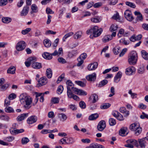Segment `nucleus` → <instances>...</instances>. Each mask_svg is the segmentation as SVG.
Segmentation results:
<instances>
[{
  "label": "nucleus",
  "instance_id": "nucleus-27",
  "mask_svg": "<svg viewBox=\"0 0 148 148\" xmlns=\"http://www.w3.org/2000/svg\"><path fill=\"white\" fill-rule=\"evenodd\" d=\"M2 21L3 23L8 24L11 22L12 19L9 17H3L2 18Z\"/></svg>",
  "mask_w": 148,
  "mask_h": 148
},
{
  "label": "nucleus",
  "instance_id": "nucleus-41",
  "mask_svg": "<svg viewBox=\"0 0 148 148\" xmlns=\"http://www.w3.org/2000/svg\"><path fill=\"white\" fill-rule=\"evenodd\" d=\"M10 119L9 117L7 115H0V119L8 121Z\"/></svg>",
  "mask_w": 148,
  "mask_h": 148
},
{
  "label": "nucleus",
  "instance_id": "nucleus-4",
  "mask_svg": "<svg viewBox=\"0 0 148 148\" xmlns=\"http://www.w3.org/2000/svg\"><path fill=\"white\" fill-rule=\"evenodd\" d=\"M138 148H145V146L148 142V138L147 137L138 139Z\"/></svg>",
  "mask_w": 148,
  "mask_h": 148
},
{
  "label": "nucleus",
  "instance_id": "nucleus-47",
  "mask_svg": "<svg viewBox=\"0 0 148 148\" xmlns=\"http://www.w3.org/2000/svg\"><path fill=\"white\" fill-rule=\"evenodd\" d=\"M119 42L121 44H123L125 45H128L130 43V41L126 40L124 38L121 39L120 40Z\"/></svg>",
  "mask_w": 148,
  "mask_h": 148
},
{
  "label": "nucleus",
  "instance_id": "nucleus-25",
  "mask_svg": "<svg viewBox=\"0 0 148 148\" xmlns=\"http://www.w3.org/2000/svg\"><path fill=\"white\" fill-rule=\"evenodd\" d=\"M90 99H92V103H95L98 100V95L95 94H93L90 97Z\"/></svg>",
  "mask_w": 148,
  "mask_h": 148
},
{
  "label": "nucleus",
  "instance_id": "nucleus-21",
  "mask_svg": "<svg viewBox=\"0 0 148 148\" xmlns=\"http://www.w3.org/2000/svg\"><path fill=\"white\" fill-rule=\"evenodd\" d=\"M42 56L44 58L47 60H50L52 58V54L47 52H44L43 53Z\"/></svg>",
  "mask_w": 148,
  "mask_h": 148
},
{
  "label": "nucleus",
  "instance_id": "nucleus-31",
  "mask_svg": "<svg viewBox=\"0 0 148 148\" xmlns=\"http://www.w3.org/2000/svg\"><path fill=\"white\" fill-rule=\"evenodd\" d=\"M45 46L47 47H49L51 45V41L49 39H45L43 42Z\"/></svg>",
  "mask_w": 148,
  "mask_h": 148
},
{
  "label": "nucleus",
  "instance_id": "nucleus-53",
  "mask_svg": "<svg viewBox=\"0 0 148 148\" xmlns=\"http://www.w3.org/2000/svg\"><path fill=\"white\" fill-rule=\"evenodd\" d=\"M67 89V95L68 97L70 98H72L73 94L71 92V89L69 88Z\"/></svg>",
  "mask_w": 148,
  "mask_h": 148
},
{
  "label": "nucleus",
  "instance_id": "nucleus-55",
  "mask_svg": "<svg viewBox=\"0 0 148 148\" xmlns=\"http://www.w3.org/2000/svg\"><path fill=\"white\" fill-rule=\"evenodd\" d=\"M142 131V128L139 127L137 128L136 130L134 131L135 134L136 136H138L140 134Z\"/></svg>",
  "mask_w": 148,
  "mask_h": 148
},
{
  "label": "nucleus",
  "instance_id": "nucleus-16",
  "mask_svg": "<svg viewBox=\"0 0 148 148\" xmlns=\"http://www.w3.org/2000/svg\"><path fill=\"white\" fill-rule=\"evenodd\" d=\"M29 9V6H24L21 12V15L22 16L26 15L28 12Z\"/></svg>",
  "mask_w": 148,
  "mask_h": 148
},
{
  "label": "nucleus",
  "instance_id": "nucleus-42",
  "mask_svg": "<svg viewBox=\"0 0 148 148\" xmlns=\"http://www.w3.org/2000/svg\"><path fill=\"white\" fill-rule=\"evenodd\" d=\"M111 106L109 103H105L101 105L100 106L101 109H105L108 108Z\"/></svg>",
  "mask_w": 148,
  "mask_h": 148
},
{
  "label": "nucleus",
  "instance_id": "nucleus-63",
  "mask_svg": "<svg viewBox=\"0 0 148 148\" xmlns=\"http://www.w3.org/2000/svg\"><path fill=\"white\" fill-rule=\"evenodd\" d=\"M66 144H72L74 142V140L73 138H66Z\"/></svg>",
  "mask_w": 148,
  "mask_h": 148
},
{
  "label": "nucleus",
  "instance_id": "nucleus-46",
  "mask_svg": "<svg viewBox=\"0 0 148 148\" xmlns=\"http://www.w3.org/2000/svg\"><path fill=\"white\" fill-rule=\"evenodd\" d=\"M91 20L93 23H97L100 22L101 21V19L99 17H97L96 18H91Z\"/></svg>",
  "mask_w": 148,
  "mask_h": 148
},
{
  "label": "nucleus",
  "instance_id": "nucleus-40",
  "mask_svg": "<svg viewBox=\"0 0 148 148\" xmlns=\"http://www.w3.org/2000/svg\"><path fill=\"white\" fill-rule=\"evenodd\" d=\"M74 33L72 32H70L65 34L63 38V41H65V40L69 37L72 36Z\"/></svg>",
  "mask_w": 148,
  "mask_h": 148
},
{
  "label": "nucleus",
  "instance_id": "nucleus-54",
  "mask_svg": "<svg viewBox=\"0 0 148 148\" xmlns=\"http://www.w3.org/2000/svg\"><path fill=\"white\" fill-rule=\"evenodd\" d=\"M64 88L63 86H58L57 90V93L58 94H61Z\"/></svg>",
  "mask_w": 148,
  "mask_h": 148
},
{
  "label": "nucleus",
  "instance_id": "nucleus-60",
  "mask_svg": "<svg viewBox=\"0 0 148 148\" xmlns=\"http://www.w3.org/2000/svg\"><path fill=\"white\" fill-rule=\"evenodd\" d=\"M10 100L8 98L6 99L4 101V106H7L10 105Z\"/></svg>",
  "mask_w": 148,
  "mask_h": 148
},
{
  "label": "nucleus",
  "instance_id": "nucleus-7",
  "mask_svg": "<svg viewBox=\"0 0 148 148\" xmlns=\"http://www.w3.org/2000/svg\"><path fill=\"white\" fill-rule=\"evenodd\" d=\"M38 83L37 86L39 87L46 84L47 83V79L45 77H42L38 80Z\"/></svg>",
  "mask_w": 148,
  "mask_h": 148
},
{
  "label": "nucleus",
  "instance_id": "nucleus-6",
  "mask_svg": "<svg viewBox=\"0 0 148 148\" xmlns=\"http://www.w3.org/2000/svg\"><path fill=\"white\" fill-rule=\"evenodd\" d=\"M75 94L81 95H86L87 93L85 91L81 89H79L73 87L71 88Z\"/></svg>",
  "mask_w": 148,
  "mask_h": 148
},
{
  "label": "nucleus",
  "instance_id": "nucleus-13",
  "mask_svg": "<svg viewBox=\"0 0 148 148\" xmlns=\"http://www.w3.org/2000/svg\"><path fill=\"white\" fill-rule=\"evenodd\" d=\"M128 129L127 127H123L122 128L119 130V134L122 136H125L128 133Z\"/></svg>",
  "mask_w": 148,
  "mask_h": 148
},
{
  "label": "nucleus",
  "instance_id": "nucleus-62",
  "mask_svg": "<svg viewBox=\"0 0 148 148\" xmlns=\"http://www.w3.org/2000/svg\"><path fill=\"white\" fill-rule=\"evenodd\" d=\"M66 137H64L60 140L59 143L60 144H66Z\"/></svg>",
  "mask_w": 148,
  "mask_h": 148
},
{
  "label": "nucleus",
  "instance_id": "nucleus-57",
  "mask_svg": "<svg viewBox=\"0 0 148 148\" xmlns=\"http://www.w3.org/2000/svg\"><path fill=\"white\" fill-rule=\"evenodd\" d=\"M16 97V95L15 94L12 93L9 95L8 98V99L11 100L15 99Z\"/></svg>",
  "mask_w": 148,
  "mask_h": 148
},
{
  "label": "nucleus",
  "instance_id": "nucleus-43",
  "mask_svg": "<svg viewBox=\"0 0 148 148\" xmlns=\"http://www.w3.org/2000/svg\"><path fill=\"white\" fill-rule=\"evenodd\" d=\"M118 27V25L116 24L112 25L110 26V30L111 32H114L117 29Z\"/></svg>",
  "mask_w": 148,
  "mask_h": 148
},
{
  "label": "nucleus",
  "instance_id": "nucleus-26",
  "mask_svg": "<svg viewBox=\"0 0 148 148\" xmlns=\"http://www.w3.org/2000/svg\"><path fill=\"white\" fill-rule=\"evenodd\" d=\"M46 75L48 78H50L51 77L52 75V72L50 68L47 69L46 71Z\"/></svg>",
  "mask_w": 148,
  "mask_h": 148
},
{
  "label": "nucleus",
  "instance_id": "nucleus-15",
  "mask_svg": "<svg viewBox=\"0 0 148 148\" xmlns=\"http://www.w3.org/2000/svg\"><path fill=\"white\" fill-rule=\"evenodd\" d=\"M35 60V57H31L27 59L28 61L25 62V66L27 67H29L31 64L32 65V64L33 63V61Z\"/></svg>",
  "mask_w": 148,
  "mask_h": 148
},
{
  "label": "nucleus",
  "instance_id": "nucleus-28",
  "mask_svg": "<svg viewBox=\"0 0 148 148\" xmlns=\"http://www.w3.org/2000/svg\"><path fill=\"white\" fill-rule=\"evenodd\" d=\"M112 39V37L110 35L105 36L103 37L102 40L104 42H106Z\"/></svg>",
  "mask_w": 148,
  "mask_h": 148
},
{
  "label": "nucleus",
  "instance_id": "nucleus-50",
  "mask_svg": "<svg viewBox=\"0 0 148 148\" xmlns=\"http://www.w3.org/2000/svg\"><path fill=\"white\" fill-rule=\"evenodd\" d=\"M77 53L76 51L72 50L69 52L68 53L69 57L70 58H72Z\"/></svg>",
  "mask_w": 148,
  "mask_h": 148
},
{
  "label": "nucleus",
  "instance_id": "nucleus-34",
  "mask_svg": "<svg viewBox=\"0 0 148 148\" xmlns=\"http://www.w3.org/2000/svg\"><path fill=\"white\" fill-rule=\"evenodd\" d=\"M5 111L8 113H14V110L13 108L10 106H6L5 109Z\"/></svg>",
  "mask_w": 148,
  "mask_h": 148
},
{
  "label": "nucleus",
  "instance_id": "nucleus-38",
  "mask_svg": "<svg viewBox=\"0 0 148 148\" xmlns=\"http://www.w3.org/2000/svg\"><path fill=\"white\" fill-rule=\"evenodd\" d=\"M120 51V48L119 47H116L113 49V51L115 55H117Z\"/></svg>",
  "mask_w": 148,
  "mask_h": 148
},
{
  "label": "nucleus",
  "instance_id": "nucleus-56",
  "mask_svg": "<svg viewBox=\"0 0 148 148\" xmlns=\"http://www.w3.org/2000/svg\"><path fill=\"white\" fill-rule=\"evenodd\" d=\"M31 29L29 28H27L25 29L22 30L21 32V33L23 35H25L28 33L31 30Z\"/></svg>",
  "mask_w": 148,
  "mask_h": 148
},
{
  "label": "nucleus",
  "instance_id": "nucleus-32",
  "mask_svg": "<svg viewBox=\"0 0 148 148\" xmlns=\"http://www.w3.org/2000/svg\"><path fill=\"white\" fill-rule=\"evenodd\" d=\"M58 116L60 119L63 121L66 120L67 118L66 116L64 114H58Z\"/></svg>",
  "mask_w": 148,
  "mask_h": 148
},
{
  "label": "nucleus",
  "instance_id": "nucleus-18",
  "mask_svg": "<svg viewBox=\"0 0 148 148\" xmlns=\"http://www.w3.org/2000/svg\"><path fill=\"white\" fill-rule=\"evenodd\" d=\"M135 15L137 16L136 18V21H142L143 19V18L142 14L140 12L135 11L134 12Z\"/></svg>",
  "mask_w": 148,
  "mask_h": 148
},
{
  "label": "nucleus",
  "instance_id": "nucleus-24",
  "mask_svg": "<svg viewBox=\"0 0 148 148\" xmlns=\"http://www.w3.org/2000/svg\"><path fill=\"white\" fill-rule=\"evenodd\" d=\"M139 125L136 123H134L131 125L130 127V129L132 131L136 130L137 128L139 127Z\"/></svg>",
  "mask_w": 148,
  "mask_h": 148
},
{
  "label": "nucleus",
  "instance_id": "nucleus-64",
  "mask_svg": "<svg viewBox=\"0 0 148 148\" xmlns=\"http://www.w3.org/2000/svg\"><path fill=\"white\" fill-rule=\"evenodd\" d=\"M7 0H1L0 1V6H4L7 3Z\"/></svg>",
  "mask_w": 148,
  "mask_h": 148
},
{
  "label": "nucleus",
  "instance_id": "nucleus-5",
  "mask_svg": "<svg viewBox=\"0 0 148 148\" xmlns=\"http://www.w3.org/2000/svg\"><path fill=\"white\" fill-rule=\"evenodd\" d=\"M26 46L25 42L23 41L18 42L16 46V49L18 51H21L24 49Z\"/></svg>",
  "mask_w": 148,
  "mask_h": 148
},
{
  "label": "nucleus",
  "instance_id": "nucleus-61",
  "mask_svg": "<svg viewBox=\"0 0 148 148\" xmlns=\"http://www.w3.org/2000/svg\"><path fill=\"white\" fill-rule=\"evenodd\" d=\"M14 139L15 138L14 137L12 136H10L5 138V140L11 142L14 140Z\"/></svg>",
  "mask_w": 148,
  "mask_h": 148
},
{
  "label": "nucleus",
  "instance_id": "nucleus-9",
  "mask_svg": "<svg viewBox=\"0 0 148 148\" xmlns=\"http://www.w3.org/2000/svg\"><path fill=\"white\" fill-rule=\"evenodd\" d=\"M96 73H93L86 76V78L88 81L94 82L96 80Z\"/></svg>",
  "mask_w": 148,
  "mask_h": 148
},
{
  "label": "nucleus",
  "instance_id": "nucleus-10",
  "mask_svg": "<svg viewBox=\"0 0 148 148\" xmlns=\"http://www.w3.org/2000/svg\"><path fill=\"white\" fill-rule=\"evenodd\" d=\"M37 59L35 57V60L33 61V63L32 64V67L34 69H39L42 68V64L40 63L36 62Z\"/></svg>",
  "mask_w": 148,
  "mask_h": 148
},
{
  "label": "nucleus",
  "instance_id": "nucleus-58",
  "mask_svg": "<svg viewBox=\"0 0 148 148\" xmlns=\"http://www.w3.org/2000/svg\"><path fill=\"white\" fill-rule=\"evenodd\" d=\"M80 107L82 109H84L86 107V105L85 103L82 101H81L79 104Z\"/></svg>",
  "mask_w": 148,
  "mask_h": 148
},
{
  "label": "nucleus",
  "instance_id": "nucleus-35",
  "mask_svg": "<svg viewBox=\"0 0 148 148\" xmlns=\"http://www.w3.org/2000/svg\"><path fill=\"white\" fill-rule=\"evenodd\" d=\"M67 85V89L69 88L70 89H71L72 87H73L74 85L72 82L70 80H68L66 82Z\"/></svg>",
  "mask_w": 148,
  "mask_h": 148
},
{
  "label": "nucleus",
  "instance_id": "nucleus-30",
  "mask_svg": "<svg viewBox=\"0 0 148 148\" xmlns=\"http://www.w3.org/2000/svg\"><path fill=\"white\" fill-rule=\"evenodd\" d=\"M121 72L120 71L118 72L114 77V82H119L120 80H117V79L119 78H120L121 77Z\"/></svg>",
  "mask_w": 148,
  "mask_h": 148
},
{
  "label": "nucleus",
  "instance_id": "nucleus-52",
  "mask_svg": "<svg viewBox=\"0 0 148 148\" xmlns=\"http://www.w3.org/2000/svg\"><path fill=\"white\" fill-rule=\"evenodd\" d=\"M125 4L133 8H135L136 7V5L134 3L129 1L126 2Z\"/></svg>",
  "mask_w": 148,
  "mask_h": 148
},
{
  "label": "nucleus",
  "instance_id": "nucleus-19",
  "mask_svg": "<svg viewBox=\"0 0 148 148\" xmlns=\"http://www.w3.org/2000/svg\"><path fill=\"white\" fill-rule=\"evenodd\" d=\"M145 72L144 66L143 65H139L137 70V73L139 74H143L145 73Z\"/></svg>",
  "mask_w": 148,
  "mask_h": 148
},
{
  "label": "nucleus",
  "instance_id": "nucleus-1",
  "mask_svg": "<svg viewBox=\"0 0 148 148\" xmlns=\"http://www.w3.org/2000/svg\"><path fill=\"white\" fill-rule=\"evenodd\" d=\"M20 101L21 103H25L24 107L26 109H28L31 107L30 105L32 103V99L30 96H25L23 94H22L20 96Z\"/></svg>",
  "mask_w": 148,
  "mask_h": 148
},
{
  "label": "nucleus",
  "instance_id": "nucleus-39",
  "mask_svg": "<svg viewBox=\"0 0 148 148\" xmlns=\"http://www.w3.org/2000/svg\"><path fill=\"white\" fill-rule=\"evenodd\" d=\"M29 141V138L26 137H24L22 138L21 140V143L23 145L26 144Z\"/></svg>",
  "mask_w": 148,
  "mask_h": 148
},
{
  "label": "nucleus",
  "instance_id": "nucleus-33",
  "mask_svg": "<svg viewBox=\"0 0 148 148\" xmlns=\"http://www.w3.org/2000/svg\"><path fill=\"white\" fill-rule=\"evenodd\" d=\"M127 141L128 143H130L131 144L133 145H135L137 147H138V144L137 141L135 139H130L128 140Z\"/></svg>",
  "mask_w": 148,
  "mask_h": 148
},
{
  "label": "nucleus",
  "instance_id": "nucleus-51",
  "mask_svg": "<svg viewBox=\"0 0 148 148\" xmlns=\"http://www.w3.org/2000/svg\"><path fill=\"white\" fill-rule=\"evenodd\" d=\"M51 101L54 104L58 103L59 102V99L58 97H53L51 98Z\"/></svg>",
  "mask_w": 148,
  "mask_h": 148
},
{
  "label": "nucleus",
  "instance_id": "nucleus-17",
  "mask_svg": "<svg viewBox=\"0 0 148 148\" xmlns=\"http://www.w3.org/2000/svg\"><path fill=\"white\" fill-rule=\"evenodd\" d=\"M98 65V63L97 62H95L92 64L88 65V69L89 71L94 70L97 67Z\"/></svg>",
  "mask_w": 148,
  "mask_h": 148
},
{
  "label": "nucleus",
  "instance_id": "nucleus-20",
  "mask_svg": "<svg viewBox=\"0 0 148 148\" xmlns=\"http://www.w3.org/2000/svg\"><path fill=\"white\" fill-rule=\"evenodd\" d=\"M28 113H24L21 114L17 117L16 118L17 121H21L23 120L28 116Z\"/></svg>",
  "mask_w": 148,
  "mask_h": 148
},
{
  "label": "nucleus",
  "instance_id": "nucleus-59",
  "mask_svg": "<svg viewBox=\"0 0 148 148\" xmlns=\"http://www.w3.org/2000/svg\"><path fill=\"white\" fill-rule=\"evenodd\" d=\"M87 57V54L85 53L81 54L79 58V59H82L84 60Z\"/></svg>",
  "mask_w": 148,
  "mask_h": 148
},
{
  "label": "nucleus",
  "instance_id": "nucleus-45",
  "mask_svg": "<svg viewBox=\"0 0 148 148\" xmlns=\"http://www.w3.org/2000/svg\"><path fill=\"white\" fill-rule=\"evenodd\" d=\"M92 147L94 148H105L103 146L96 143H92Z\"/></svg>",
  "mask_w": 148,
  "mask_h": 148
},
{
  "label": "nucleus",
  "instance_id": "nucleus-29",
  "mask_svg": "<svg viewBox=\"0 0 148 148\" xmlns=\"http://www.w3.org/2000/svg\"><path fill=\"white\" fill-rule=\"evenodd\" d=\"M15 68L14 66H12L10 67L7 70V73H8L14 74L15 73Z\"/></svg>",
  "mask_w": 148,
  "mask_h": 148
},
{
  "label": "nucleus",
  "instance_id": "nucleus-49",
  "mask_svg": "<svg viewBox=\"0 0 148 148\" xmlns=\"http://www.w3.org/2000/svg\"><path fill=\"white\" fill-rule=\"evenodd\" d=\"M109 123L111 126H113L116 124V121L114 119L111 118L109 120Z\"/></svg>",
  "mask_w": 148,
  "mask_h": 148
},
{
  "label": "nucleus",
  "instance_id": "nucleus-44",
  "mask_svg": "<svg viewBox=\"0 0 148 148\" xmlns=\"http://www.w3.org/2000/svg\"><path fill=\"white\" fill-rule=\"evenodd\" d=\"M9 84H5L1 86V90L4 91L5 90L9 87Z\"/></svg>",
  "mask_w": 148,
  "mask_h": 148
},
{
  "label": "nucleus",
  "instance_id": "nucleus-14",
  "mask_svg": "<svg viewBox=\"0 0 148 148\" xmlns=\"http://www.w3.org/2000/svg\"><path fill=\"white\" fill-rule=\"evenodd\" d=\"M37 118L35 116H32L29 117L27 120V122L29 124H32L36 122Z\"/></svg>",
  "mask_w": 148,
  "mask_h": 148
},
{
  "label": "nucleus",
  "instance_id": "nucleus-3",
  "mask_svg": "<svg viewBox=\"0 0 148 148\" xmlns=\"http://www.w3.org/2000/svg\"><path fill=\"white\" fill-rule=\"evenodd\" d=\"M137 60V54L136 51H133L131 52L129 56L128 61L131 65L135 64Z\"/></svg>",
  "mask_w": 148,
  "mask_h": 148
},
{
  "label": "nucleus",
  "instance_id": "nucleus-8",
  "mask_svg": "<svg viewBox=\"0 0 148 148\" xmlns=\"http://www.w3.org/2000/svg\"><path fill=\"white\" fill-rule=\"evenodd\" d=\"M124 15L125 18L130 21H132L134 19L131 12L128 10H127L125 11Z\"/></svg>",
  "mask_w": 148,
  "mask_h": 148
},
{
  "label": "nucleus",
  "instance_id": "nucleus-22",
  "mask_svg": "<svg viewBox=\"0 0 148 148\" xmlns=\"http://www.w3.org/2000/svg\"><path fill=\"white\" fill-rule=\"evenodd\" d=\"M99 115L97 113L92 114L88 117V120L90 121H93L96 120L99 117Z\"/></svg>",
  "mask_w": 148,
  "mask_h": 148
},
{
  "label": "nucleus",
  "instance_id": "nucleus-11",
  "mask_svg": "<svg viewBox=\"0 0 148 148\" xmlns=\"http://www.w3.org/2000/svg\"><path fill=\"white\" fill-rule=\"evenodd\" d=\"M106 127V122L104 121H100L97 126V130L100 131H102Z\"/></svg>",
  "mask_w": 148,
  "mask_h": 148
},
{
  "label": "nucleus",
  "instance_id": "nucleus-48",
  "mask_svg": "<svg viewBox=\"0 0 148 148\" xmlns=\"http://www.w3.org/2000/svg\"><path fill=\"white\" fill-rule=\"evenodd\" d=\"M108 83V81L106 79L103 80L99 84V87H101L105 85H106Z\"/></svg>",
  "mask_w": 148,
  "mask_h": 148
},
{
  "label": "nucleus",
  "instance_id": "nucleus-2",
  "mask_svg": "<svg viewBox=\"0 0 148 148\" xmlns=\"http://www.w3.org/2000/svg\"><path fill=\"white\" fill-rule=\"evenodd\" d=\"M103 31L101 28L99 29L97 26H95L92 28L88 30L86 32V34L89 35L90 34L92 33V35H90V38H93L94 37H97L99 36L101 33Z\"/></svg>",
  "mask_w": 148,
  "mask_h": 148
},
{
  "label": "nucleus",
  "instance_id": "nucleus-23",
  "mask_svg": "<svg viewBox=\"0 0 148 148\" xmlns=\"http://www.w3.org/2000/svg\"><path fill=\"white\" fill-rule=\"evenodd\" d=\"M32 11L31 12V13L32 14L33 13H36L38 12V8L36 5L35 4H32L31 7Z\"/></svg>",
  "mask_w": 148,
  "mask_h": 148
},
{
  "label": "nucleus",
  "instance_id": "nucleus-37",
  "mask_svg": "<svg viewBox=\"0 0 148 148\" xmlns=\"http://www.w3.org/2000/svg\"><path fill=\"white\" fill-rule=\"evenodd\" d=\"M82 34V32L81 31H79L76 33L73 36V38L75 39H77L81 37Z\"/></svg>",
  "mask_w": 148,
  "mask_h": 148
},
{
  "label": "nucleus",
  "instance_id": "nucleus-36",
  "mask_svg": "<svg viewBox=\"0 0 148 148\" xmlns=\"http://www.w3.org/2000/svg\"><path fill=\"white\" fill-rule=\"evenodd\" d=\"M142 56L143 58L145 60H148V53L145 50L141 51Z\"/></svg>",
  "mask_w": 148,
  "mask_h": 148
},
{
  "label": "nucleus",
  "instance_id": "nucleus-12",
  "mask_svg": "<svg viewBox=\"0 0 148 148\" xmlns=\"http://www.w3.org/2000/svg\"><path fill=\"white\" fill-rule=\"evenodd\" d=\"M136 69L133 66H131L128 67L125 69V74L127 75H132L134 72H135Z\"/></svg>",
  "mask_w": 148,
  "mask_h": 148
}]
</instances>
